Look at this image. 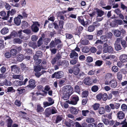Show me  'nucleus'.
<instances>
[{
  "label": "nucleus",
  "mask_w": 127,
  "mask_h": 127,
  "mask_svg": "<svg viewBox=\"0 0 127 127\" xmlns=\"http://www.w3.org/2000/svg\"><path fill=\"white\" fill-rule=\"evenodd\" d=\"M73 88L69 85L64 86L63 88L61 94L62 98L64 100H67L73 93Z\"/></svg>",
  "instance_id": "1"
},
{
  "label": "nucleus",
  "mask_w": 127,
  "mask_h": 127,
  "mask_svg": "<svg viewBox=\"0 0 127 127\" xmlns=\"http://www.w3.org/2000/svg\"><path fill=\"white\" fill-rule=\"evenodd\" d=\"M104 84L106 85H109L110 87L113 89L115 88L117 86V82L114 79H112L109 81L107 80L105 81Z\"/></svg>",
  "instance_id": "2"
},
{
  "label": "nucleus",
  "mask_w": 127,
  "mask_h": 127,
  "mask_svg": "<svg viewBox=\"0 0 127 127\" xmlns=\"http://www.w3.org/2000/svg\"><path fill=\"white\" fill-rule=\"evenodd\" d=\"M72 99L70 101H67L69 104L72 105H76L77 103V101L79 100L78 97L76 95H74L71 97Z\"/></svg>",
  "instance_id": "3"
},
{
  "label": "nucleus",
  "mask_w": 127,
  "mask_h": 127,
  "mask_svg": "<svg viewBox=\"0 0 127 127\" xmlns=\"http://www.w3.org/2000/svg\"><path fill=\"white\" fill-rule=\"evenodd\" d=\"M39 26L40 24L38 22H34L31 27L32 31L34 32H37L39 30L38 27Z\"/></svg>",
  "instance_id": "4"
},
{
  "label": "nucleus",
  "mask_w": 127,
  "mask_h": 127,
  "mask_svg": "<svg viewBox=\"0 0 127 127\" xmlns=\"http://www.w3.org/2000/svg\"><path fill=\"white\" fill-rule=\"evenodd\" d=\"M64 73L62 71H59L55 72L52 75V78H60L64 76Z\"/></svg>",
  "instance_id": "5"
},
{
  "label": "nucleus",
  "mask_w": 127,
  "mask_h": 127,
  "mask_svg": "<svg viewBox=\"0 0 127 127\" xmlns=\"http://www.w3.org/2000/svg\"><path fill=\"white\" fill-rule=\"evenodd\" d=\"M23 18V17L21 15H19L14 19V21L15 24L17 25H19L21 22V19Z\"/></svg>",
  "instance_id": "6"
},
{
  "label": "nucleus",
  "mask_w": 127,
  "mask_h": 127,
  "mask_svg": "<svg viewBox=\"0 0 127 127\" xmlns=\"http://www.w3.org/2000/svg\"><path fill=\"white\" fill-rule=\"evenodd\" d=\"M29 84L27 86V87L31 89H33L36 86L35 81L32 79H30L29 81Z\"/></svg>",
  "instance_id": "7"
},
{
  "label": "nucleus",
  "mask_w": 127,
  "mask_h": 127,
  "mask_svg": "<svg viewBox=\"0 0 127 127\" xmlns=\"http://www.w3.org/2000/svg\"><path fill=\"white\" fill-rule=\"evenodd\" d=\"M15 12L16 11L15 9H12L11 11H8L7 12V16L4 17H3L2 18V19L5 20H7L9 16V14L12 15L15 13Z\"/></svg>",
  "instance_id": "8"
},
{
  "label": "nucleus",
  "mask_w": 127,
  "mask_h": 127,
  "mask_svg": "<svg viewBox=\"0 0 127 127\" xmlns=\"http://www.w3.org/2000/svg\"><path fill=\"white\" fill-rule=\"evenodd\" d=\"M103 51L104 53H106L108 52L109 53H112L113 52V50L112 47L109 46L107 48L104 47Z\"/></svg>",
  "instance_id": "9"
},
{
  "label": "nucleus",
  "mask_w": 127,
  "mask_h": 127,
  "mask_svg": "<svg viewBox=\"0 0 127 127\" xmlns=\"http://www.w3.org/2000/svg\"><path fill=\"white\" fill-rule=\"evenodd\" d=\"M120 60L123 63L127 62V55L126 54H123L121 55L120 57Z\"/></svg>",
  "instance_id": "10"
},
{
  "label": "nucleus",
  "mask_w": 127,
  "mask_h": 127,
  "mask_svg": "<svg viewBox=\"0 0 127 127\" xmlns=\"http://www.w3.org/2000/svg\"><path fill=\"white\" fill-rule=\"evenodd\" d=\"M69 56L70 58H76L78 57V54L75 52V50H73L71 51Z\"/></svg>",
  "instance_id": "11"
},
{
  "label": "nucleus",
  "mask_w": 127,
  "mask_h": 127,
  "mask_svg": "<svg viewBox=\"0 0 127 127\" xmlns=\"http://www.w3.org/2000/svg\"><path fill=\"white\" fill-rule=\"evenodd\" d=\"M70 110L71 113L73 114H76L78 113V108L75 107H71Z\"/></svg>",
  "instance_id": "12"
},
{
  "label": "nucleus",
  "mask_w": 127,
  "mask_h": 127,
  "mask_svg": "<svg viewBox=\"0 0 127 127\" xmlns=\"http://www.w3.org/2000/svg\"><path fill=\"white\" fill-rule=\"evenodd\" d=\"M84 83L86 85H90L92 83L90 78L89 77H87L85 78L84 80Z\"/></svg>",
  "instance_id": "13"
},
{
  "label": "nucleus",
  "mask_w": 127,
  "mask_h": 127,
  "mask_svg": "<svg viewBox=\"0 0 127 127\" xmlns=\"http://www.w3.org/2000/svg\"><path fill=\"white\" fill-rule=\"evenodd\" d=\"M12 71L16 73H18L19 72L20 68L17 67L16 65H14L11 67Z\"/></svg>",
  "instance_id": "14"
},
{
  "label": "nucleus",
  "mask_w": 127,
  "mask_h": 127,
  "mask_svg": "<svg viewBox=\"0 0 127 127\" xmlns=\"http://www.w3.org/2000/svg\"><path fill=\"white\" fill-rule=\"evenodd\" d=\"M44 113L47 117H49L51 114V108H48L46 109L44 112Z\"/></svg>",
  "instance_id": "15"
},
{
  "label": "nucleus",
  "mask_w": 127,
  "mask_h": 127,
  "mask_svg": "<svg viewBox=\"0 0 127 127\" xmlns=\"http://www.w3.org/2000/svg\"><path fill=\"white\" fill-rule=\"evenodd\" d=\"M124 117V114L121 111L117 113V117L120 119H123Z\"/></svg>",
  "instance_id": "16"
},
{
  "label": "nucleus",
  "mask_w": 127,
  "mask_h": 127,
  "mask_svg": "<svg viewBox=\"0 0 127 127\" xmlns=\"http://www.w3.org/2000/svg\"><path fill=\"white\" fill-rule=\"evenodd\" d=\"M34 59L35 61V63L36 64H40L41 62V60L40 59H38V58L39 57L37 56L36 54L34 56Z\"/></svg>",
  "instance_id": "17"
},
{
  "label": "nucleus",
  "mask_w": 127,
  "mask_h": 127,
  "mask_svg": "<svg viewBox=\"0 0 127 127\" xmlns=\"http://www.w3.org/2000/svg\"><path fill=\"white\" fill-rule=\"evenodd\" d=\"M17 56V60L19 62L22 61L24 59V56L22 54H19Z\"/></svg>",
  "instance_id": "18"
},
{
  "label": "nucleus",
  "mask_w": 127,
  "mask_h": 127,
  "mask_svg": "<svg viewBox=\"0 0 127 127\" xmlns=\"http://www.w3.org/2000/svg\"><path fill=\"white\" fill-rule=\"evenodd\" d=\"M36 110L38 112H41L44 110L43 108L40 104L37 105Z\"/></svg>",
  "instance_id": "19"
},
{
  "label": "nucleus",
  "mask_w": 127,
  "mask_h": 127,
  "mask_svg": "<svg viewBox=\"0 0 127 127\" xmlns=\"http://www.w3.org/2000/svg\"><path fill=\"white\" fill-rule=\"evenodd\" d=\"M21 27L22 29H24L27 28L28 26V23L26 22L23 21L21 23Z\"/></svg>",
  "instance_id": "20"
},
{
  "label": "nucleus",
  "mask_w": 127,
  "mask_h": 127,
  "mask_svg": "<svg viewBox=\"0 0 127 127\" xmlns=\"http://www.w3.org/2000/svg\"><path fill=\"white\" fill-rule=\"evenodd\" d=\"M9 30L8 28L6 27L3 28L1 31V33L3 34H5L8 32Z\"/></svg>",
  "instance_id": "21"
},
{
  "label": "nucleus",
  "mask_w": 127,
  "mask_h": 127,
  "mask_svg": "<svg viewBox=\"0 0 127 127\" xmlns=\"http://www.w3.org/2000/svg\"><path fill=\"white\" fill-rule=\"evenodd\" d=\"M113 76L112 74L110 73H107L105 76V78L106 80L110 79Z\"/></svg>",
  "instance_id": "22"
},
{
  "label": "nucleus",
  "mask_w": 127,
  "mask_h": 127,
  "mask_svg": "<svg viewBox=\"0 0 127 127\" xmlns=\"http://www.w3.org/2000/svg\"><path fill=\"white\" fill-rule=\"evenodd\" d=\"M97 16H99L101 17L104 14V12L98 9L96 11Z\"/></svg>",
  "instance_id": "23"
},
{
  "label": "nucleus",
  "mask_w": 127,
  "mask_h": 127,
  "mask_svg": "<svg viewBox=\"0 0 127 127\" xmlns=\"http://www.w3.org/2000/svg\"><path fill=\"white\" fill-rule=\"evenodd\" d=\"M6 123L8 127H11L12 123V121L11 119L8 118V119L7 120Z\"/></svg>",
  "instance_id": "24"
},
{
  "label": "nucleus",
  "mask_w": 127,
  "mask_h": 127,
  "mask_svg": "<svg viewBox=\"0 0 127 127\" xmlns=\"http://www.w3.org/2000/svg\"><path fill=\"white\" fill-rule=\"evenodd\" d=\"M105 112L104 108L103 107H100L98 109V112L100 114H104Z\"/></svg>",
  "instance_id": "25"
},
{
  "label": "nucleus",
  "mask_w": 127,
  "mask_h": 127,
  "mask_svg": "<svg viewBox=\"0 0 127 127\" xmlns=\"http://www.w3.org/2000/svg\"><path fill=\"white\" fill-rule=\"evenodd\" d=\"M77 19L79 22L83 25L84 26L85 25V23L83 18L82 17H78Z\"/></svg>",
  "instance_id": "26"
},
{
  "label": "nucleus",
  "mask_w": 127,
  "mask_h": 127,
  "mask_svg": "<svg viewBox=\"0 0 127 127\" xmlns=\"http://www.w3.org/2000/svg\"><path fill=\"white\" fill-rule=\"evenodd\" d=\"M12 77L13 78L15 79H19V80H21L23 78V77L20 75H14L12 76Z\"/></svg>",
  "instance_id": "27"
},
{
  "label": "nucleus",
  "mask_w": 127,
  "mask_h": 127,
  "mask_svg": "<svg viewBox=\"0 0 127 127\" xmlns=\"http://www.w3.org/2000/svg\"><path fill=\"white\" fill-rule=\"evenodd\" d=\"M79 69L78 67H74L73 69V73L75 75H77L78 74L79 72Z\"/></svg>",
  "instance_id": "28"
},
{
  "label": "nucleus",
  "mask_w": 127,
  "mask_h": 127,
  "mask_svg": "<svg viewBox=\"0 0 127 127\" xmlns=\"http://www.w3.org/2000/svg\"><path fill=\"white\" fill-rule=\"evenodd\" d=\"M63 118V116L62 115L58 116L56 118V123H57L60 122L62 120Z\"/></svg>",
  "instance_id": "29"
},
{
  "label": "nucleus",
  "mask_w": 127,
  "mask_h": 127,
  "mask_svg": "<svg viewBox=\"0 0 127 127\" xmlns=\"http://www.w3.org/2000/svg\"><path fill=\"white\" fill-rule=\"evenodd\" d=\"M103 61L100 60H98L96 61L95 63V65L98 66H101L103 64Z\"/></svg>",
  "instance_id": "30"
},
{
  "label": "nucleus",
  "mask_w": 127,
  "mask_h": 127,
  "mask_svg": "<svg viewBox=\"0 0 127 127\" xmlns=\"http://www.w3.org/2000/svg\"><path fill=\"white\" fill-rule=\"evenodd\" d=\"M100 105L97 103H95L92 106L94 109L95 110H97L99 107Z\"/></svg>",
  "instance_id": "31"
},
{
  "label": "nucleus",
  "mask_w": 127,
  "mask_h": 127,
  "mask_svg": "<svg viewBox=\"0 0 127 127\" xmlns=\"http://www.w3.org/2000/svg\"><path fill=\"white\" fill-rule=\"evenodd\" d=\"M114 35L117 37L119 36L121 34V32L118 30H115L114 32Z\"/></svg>",
  "instance_id": "32"
},
{
  "label": "nucleus",
  "mask_w": 127,
  "mask_h": 127,
  "mask_svg": "<svg viewBox=\"0 0 127 127\" xmlns=\"http://www.w3.org/2000/svg\"><path fill=\"white\" fill-rule=\"evenodd\" d=\"M82 50V52H83L84 53H87L90 50L88 47L85 46L83 48Z\"/></svg>",
  "instance_id": "33"
},
{
  "label": "nucleus",
  "mask_w": 127,
  "mask_h": 127,
  "mask_svg": "<svg viewBox=\"0 0 127 127\" xmlns=\"http://www.w3.org/2000/svg\"><path fill=\"white\" fill-rule=\"evenodd\" d=\"M81 43L83 45H87L88 44L89 41L88 40L86 39L82 40L81 39L80 41Z\"/></svg>",
  "instance_id": "34"
},
{
  "label": "nucleus",
  "mask_w": 127,
  "mask_h": 127,
  "mask_svg": "<svg viewBox=\"0 0 127 127\" xmlns=\"http://www.w3.org/2000/svg\"><path fill=\"white\" fill-rule=\"evenodd\" d=\"M117 78L120 81L122 79V75L121 73L120 72H118L117 74Z\"/></svg>",
  "instance_id": "35"
},
{
  "label": "nucleus",
  "mask_w": 127,
  "mask_h": 127,
  "mask_svg": "<svg viewBox=\"0 0 127 127\" xmlns=\"http://www.w3.org/2000/svg\"><path fill=\"white\" fill-rule=\"evenodd\" d=\"M98 87L96 85L93 86L91 88V90L92 91L94 92H97L98 90Z\"/></svg>",
  "instance_id": "36"
},
{
  "label": "nucleus",
  "mask_w": 127,
  "mask_h": 127,
  "mask_svg": "<svg viewBox=\"0 0 127 127\" xmlns=\"http://www.w3.org/2000/svg\"><path fill=\"white\" fill-rule=\"evenodd\" d=\"M41 67L39 65L36 66L34 67V70L35 72H38L41 70Z\"/></svg>",
  "instance_id": "37"
},
{
  "label": "nucleus",
  "mask_w": 127,
  "mask_h": 127,
  "mask_svg": "<svg viewBox=\"0 0 127 127\" xmlns=\"http://www.w3.org/2000/svg\"><path fill=\"white\" fill-rule=\"evenodd\" d=\"M11 54L13 56L15 55L17 53V51L15 49H12L10 51Z\"/></svg>",
  "instance_id": "38"
},
{
  "label": "nucleus",
  "mask_w": 127,
  "mask_h": 127,
  "mask_svg": "<svg viewBox=\"0 0 127 127\" xmlns=\"http://www.w3.org/2000/svg\"><path fill=\"white\" fill-rule=\"evenodd\" d=\"M111 69L112 71L115 72H117L118 70V67L116 66H113L112 67Z\"/></svg>",
  "instance_id": "39"
},
{
  "label": "nucleus",
  "mask_w": 127,
  "mask_h": 127,
  "mask_svg": "<svg viewBox=\"0 0 127 127\" xmlns=\"http://www.w3.org/2000/svg\"><path fill=\"white\" fill-rule=\"evenodd\" d=\"M121 108L123 111H126L127 110V106L124 104H123L121 106Z\"/></svg>",
  "instance_id": "40"
},
{
  "label": "nucleus",
  "mask_w": 127,
  "mask_h": 127,
  "mask_svg": "<svg viewBox=\"0 0 127 127\" xmlns=\"http://www.w3.org/2000/svg\"><path fill=\"white\" fill-rule=\"evenodd\" d=\"M95 29L94 27L93 26L91 25L88 28V31L89 32H92Z\"/></svg>",
  "instance_id": "41"
},
{
  "label": "nucleus",
  "mask_w": 127,
  "mask_h": 127,
  "mask_svg": "<svg viewBox=\"0 0 127 127\" xmlns=\"http://www.w3.org/2000/svg\"><path fill=\"white\" fill-rule=\"evenodd\" d=\"M89 112V111L88 110H83L82 111V115L85 116H86Z\"/></svg>",
  "instance_id": "42"
},
{
  "label": "nucleus",
  "mask_w": 127,
  "mask_h": 127,
  "mask_svg": "<svg viewBox=\"0 0 127 127\" xmlns=\"http://www.w3.org/2000/svg\"><path fill=\"white\" fill-rule=\"evenodd\" d=\"M86 61L88 63L91 62L93 61V58L91 57H88L86 58Z\"/></svg>",
  "instance_id": "43"
},
{
  "label": "nucleus",
  "mask_w": 127,
  "mask_h": 127,
  "mask_svg": "<svg viewBox=\"0 0 127 127\" xmlns=\"http://www.w3.org/2000/svg\"><path fill=\"white\" fill-rule=\"evenodd\" d=\"M90 52L92 53H94L97 51L96 48L94 47H92L90 49Z\"/></svg>",
  "instance_id": "44"
},
{
  "label": "nucleus",
  "mask_w": 127,
  "mask_h": 127,
  "mask_svg": "<svg viewBox=\"0 0 127 127\" xmlns=\"http://www.w3.org/2000/svg\"><path fill=\"white\" fill-rule=\"evenodd\" d=\"M21 68L22 70H26L27 69V67H26V65L23 63H22L20 64Z\"/></svg>",
  "instance_id": "45"
},
{
  "label": "nucleus",
  "mask_w": 127,
  "mask_h": 127,
  "mask_svg": "<svg viewBox=\"0 0 127 127\" xmlns=\"http://www.w3.org/2000/svg\"><path fill=\"white\" fill-rule=\"evenodd\" d=\"M22 41L19 38L14 39L13 40V42L14 43H22Z\"/></svg>",
  "instance_id": "46"
},
{
  "label": "nucleus",
  "mask_w": 127,
  "mask_h": 127,
  "mask_svg": "<svg viewBox=\"0 0 127 127\" xmlns=\"http://www.w3.org/2000/svg\"><path fill=\"white\" fill-rule=\"evenodd\" d=\"M43 104L44 105V107H45L47 106L52 105V104H51L48 102L45 101L43 102Z\"/></svg>",
  "instance_id": "47"
},
{
  "label": "nucleus",
  "mask_w": 127,
  "mask_h": 127,
  "mask_svg": "<svg viewBox=\"0 0 127 127\" xmlns=\"http://www.w3.org/2000/svg\"><path fill=\"white\" fill-rule=\"evenodd\" d=\"M115 48L117 51H119L121 49V47L120 44L115 45Z\"/></svg>",
  "instance_id": "48"
},
{
  "label": "nucleus",
  "mask_w": 127,
  "mask_h": 127,
  "mask_svg": "<svg viewBox=\"0 0 127 127\" xmlns=\"http://www.w3.org/2000/svg\"><path fill=\"white\" fill-rule=\"evenodd\" d=\"M115 58V56L114 55H110L106 57L105 58L106 59H110V60L113 59Z\"/></svg>",
  "instance_id": "49"
},
{
  "label": "nucleus",
  "mask_w": 127,
  "mask_h": 127,
  "mask_svg": "<svg viewBox=\"0 0 127 127\" xmlns=\"http://www.w3.org/2000/svg\"><path fill=\"white\" fill-rule=\"evenodd\" d=\"M105 111H106L108 112H110L111 109L109 106L108 105H106L105 106Z\"/></svg>",
  "instance_id": "50"
},
{
  "label": "nucleus",
  "mask_w": 127,
  "mask_h": 127,
  "mask_svg": "<svg viewBox=\"0 0 127 127\" xmlns=\"http://www.w3.org/2000/svg\"><path fill=\"white\" fill-rule=\"evenodd\" d=\"M17 33L15 31H13L11 33L10 35L12 38H13L17 35Z\"/></svg>",
  "instance_id": "51"
},
{
  "label": "nucleus",
  "mask_w": 127,
  "mask_h": 127,
  "mask_svg": "<svg viewBox=\"0 0 127 127\" xmlns=\"http://www.w3.org/2000/svg\"><path fill=\"white\" fill-rule=\"evenodd\" d=\"M31 31L30 29H27L23 31V32L27 34H29L31 32Z\"/></svg>",
  "instance_id": "52"
},
{
  "label": "nucleus",
  "mask_w": 127,
  "mask_h": 127,
  "mask_svg": "<svg viewBox=\"0 0 127 127\" xmlns=\"http://www.w3.org/2000/svg\"><path fill=\"white\" fill-rule=\"evenodd\" d=\"M31 39L33 41H36L38 39L37 36L35 35H33L31 37Z\"/></svg>",
  "instance_id": "53"
},
{
  "label": "nucleus",
  "mask_w": 127,
  "mask_h": 127,
  "mask_svg": "<svg viewBox=\"0 0 127 127\" xmlns=\"http://www.w3.org/2000/svg\"><path fill=\"white\" fill-rule=\"evenodd\" d=\"M83 29V27L81 26H79L76 29V31L78 33L82 31Z\"/></svg>",
  "instance_id": "54"
},
{
  "label": "nucleus",
  "mask_w": 127,
  "mask_h": 127,
  "mask_svg": "<svg viewBox=\"0 0 127 127\" xmlns=\"http://www.w3.org/2000/svg\"><path fill=\"white\" fill-rule=\"evenodd\" d=\"M15 92V90L12 87H9L7 89V92Z\"/></svg>",
  "instance_id": "55"
},
{
  "label": "nucleus",
  "mask_w": 127,
  "mask_h": 127,
  "mask_svg": "<svg viewBox=\"0 0 127 127\" xmlns=\"http://www.w3.org/2000/svg\"><path fill=\"white\" fill-rule=\"evenodd\" d=\"M88 95V92L87 91H85L83 92L82 93V97H86Z\"/></svg>",
  "instance_id": "56"
},
{
  "label": "nucleus",
  "mask_w": 127,
  "mask_h": 127,
  "mask_svg": "<svg viewBox=\"0 0 127 127\" xmlns=\"http://www.w3.org/2000/svg\"><path fill=\"white\" fill-rule=\"evenodd\" d=\"M42 53L41 51H37L36 53V55L39 57H41L42 56Z\"/></svg>",
  "instance_id": "57"
},
{
  "label": "nucleus",
  "mask_w": 127,
  "mask_h": 127,
  "mask_svg": "<svg viewBox=\"0 0 127 127\" xmlns=\"http://www.w3.org/2000/svg\"><path fill=\"white\" fill-rule=\"evenodd\" d=\"M102 98L103 100H106L108 96L107 95L106 93H104L103 95H102Z\"/></svg>",
  "instance_id": "58"
},
{
  "label": "nucleus",
  "mask_w": 127,
  "mask_h": 127,
  "mask_svg": "<svg viewBox=\"0 0 127 127\" xmlns=\"http://www.w3.org/2000/svg\"><path fill=\"white\" fill-rule=\"evenodd\" d=\"M5 85L6 86H11V83L10 81H8L6 80L4 81Z\"/></svg>",
  "instance_id": "59"
},
{
  "label": "nucleus",
  "mask_w": 127,
  "mask_h": 127,
  "mask_svg": "<svg viewBox=\"0 0 127 127\" xmlns=\"http://www.w3.org/2000/svg\"><path fill=\"white\" fill-rule=\"evenodd\" d=\"M75 89L76 92L77 93H79L80 92V89L78 86H76L75 87Z\"/></svg>",
  "instance_id": "60"
},
{
  "label": "nucleus",
  "mask_w": 127,
  "mask_h": 127,
  "mask_svg": "<svg viewBox=\"0 0 127 127\" xmlns=\"http://www.w3.org/2000/svg\"><path fill=\"white\" fill-rule=\"evenodd\" d=\"M108 26L109 27V26H110V27H115L116 26V24H114V22H113L111 23H110L109 22H108Z\"/></svg>",
  "instance_id": "61"
},
{
  "label": "nucleus",
  "mask_w": 127,
  "mask_h": 127,
  "mask_svg": "<svg viewBox=\"0 0 127 127\" xmlns=\"http://www.w3.org/2000/svg\"><path fill=\"white\" fill-rule=\"evenodd\" d=\"M77 60H72L70 61V63L71 64L74 65L77 63Z\"/></svg>",
  "instance_id": "62"
},
{
  "label": "nucleus",
  "mask_w": 127,
  "mask_h": 127,
  "mask_svg": "<svg viewBox=\"0 0 127 127\" xmlns=\"http://www.w3.org/2000/svg\"><path fill=\"white\" fill-rule=\"evenodd\" d=\"M51 114H54L56 113L57 112V110L55 108L51 109Z\"/></svg>",
  "instance_id": "63"
},
{
  "label": "nucleus",
  "mask_w": 127,
  "mask_h": 127,
  "mask_svg": "<svg viewBox=\"0 0 127 127\" xmlns=\"http://www.w3.org/2000/svg\"><path fill=\"white\" fill-rule=\"evenodd\" d=\"M121 124L123 125L122 127H127V123L126 122L125 120L122 122Z\"/></svg>",
  "instance_id": "64"
}]
</instances>
